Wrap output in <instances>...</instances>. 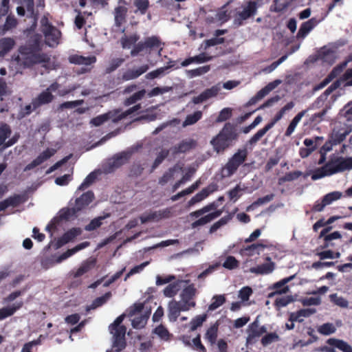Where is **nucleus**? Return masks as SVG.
I'll return each instance as SVG.
<instances>
[{"mask_svg":"<svg viewBox=\"0 0 352 352\" xmlns=\"http://www.w3.org/2000/svg\"><path fill=\"white\" fill-rule=\"evenodd\" d=\"M41 45L42 36L34 34L26 46L20 47L19 54L12 56L10 67H14L16 73H21L22 69L37 63L43 64V66L48 69H54V63L50 62V58L47 54L36 53L41 50Z\"/></svg>","mask_w":352,"mask_h":352,"instance_id":"f257e3e1","label":"nucleus"},{"mask_svg":"<svg viewBox=\"0 0 352 352\" xmlns=\"http://www.w3.org/2000/svg\"><path fill=\"white\" fill-rule=\"evenodd\" d=\"M351 169L352 157H343L332 155L324 166L314 170L311 177L312 180L316 181L324 177Z\"/></svg>","mask_w":352,"mask_h":352,"instance_id":"f03ea898","label":"nucleus"},{"mask_svg":"<svg viewBox=\"0 0 352 352\" xmlns=\"http://www.w3.org/2000/svg\"><path fill=\"white\" fill-rule=\"evenodd\" d=\"M124 314L118 316L113 323L109 326L110 333L112 334V349L106 352H120L126 346L125 333L126 329L121 325Z\"/></svg>","mask_w":352,"mask_h":352,"instance_id":"7ed1b4c3","label":"nucleus"},{"mask_svg":"<svg viewBox=\"0 0 352 352\" xmlns=\"http://www.w3.org/2000/svg\"><path fill=\"white\" fill-rule=\"evenodd\" d=\"M164 43L155 36L147 37L144 41H140L131 51L132 56H136L141 52L151 54L157 52L158 56H161V52L164 47Z\"/></svg>","mask_w":352,"mask_h":352,"instance_id":"20e7f679","label":"nucleus"},{"mask_svg":"<svg viewBox=\"0 0 352 352\" xmlns=\"http://www.w3.org/2000/svg\"><path fill=\"white\" fill-rule=\"evenodd\" d=\"M41 30L45 36V43L50 47H56L60 42L61 33L54 26L52 25L46 16H43L41 21Z\"/></svg>","mask_w":352,"mask_h":352,"instance_id":"39448f33","label":"nucleus"},{"mask_svg":"<svg viewBox=\"0 0 352 352\" xmlns=\"http://www.w3.org/2000/svg\"><path fill=\"white\" fill-rule=\"evenodd\" d=\"M140 109V104H137L124 112L120 113L119 111H109L108 113L98 116L90 121V124L95 126H99L105 122L111 120L113 122L126 118L127 116L134 113Z\"/></svg>","mask_w":352,"mask_h":352,"instance_id":"423d86ee","label":"nucleus"},{"mask_svg":"<svg viewBox=\"0 0 352 352\" xmlns=\"http://www.w3.org/2000/svg\"><path fill=\"white\" fill-rule=\"evenodd\" d=\"M248 157V150L246 148L239 149L228 161L226 164L222 168V176L223 177H230L234 175L238 168L245 161Z\"/></svg>","mask_w":352,"mask_h":352,"instance_id":"0eeeda50","label":"nucleus"},{"mask_svg":"<svg viewBox=\"0 0 352 352\" xmlns=\"http://www.w3.org/2000/svg\"><path fill=\"white\" fill-rule=\"evenodd\" d=\"M236 137V135L232 129L225 126L217 137L211 140L210 143L214 151L220 153L228 148Z\"/></svg>","mask_w":352,"mask_h":352,"instance_id":"6e6552de","label":"nucleus"},{"mask_svg":"<svg viewBox=\"0 0 352 352\" xmlns=\"http://www.w3.org/2000/svg\"><path fill=\"white\" fill-rule=\"evenodd\" d=\"M132 155V151L127 150L116 154L102 166V172L108 174L126 164Z\"/></svg>","mask_w":352,"mask_h":352,"instance_id":"1a4fd4ad","label":"nucleus"},{"mask_svg":"<svg viewBox=\"0 0 352 352\" xmlns=\"http://www.w3.org/2000/svg\"><path fill=\"white\" fill-rule=\"evenodd\" d=\"M144 305L141 302L135 303L133 306L129 309V316L131 319V324L135 329L143 328L148 319L149 314L143 313Z\"/></svg>","mask_w":352,"mask_h":352,"instance_id":"9d476101","label":"nucleus"},{"mask_svg":"<svg viewBox=\"0 0 352 352\" xmlns=\"http://www.w3.org/2000/svg\"><path fill=\"white\" fill-rule=\"evenodd\" d=\"M196 294L197 289L194 284H190L183 288L179 295L180 300L179 302L184 306V309L190 310L195 307L196 302L194 299Z\"/></svg>","mask_w":352,"mask_h":352,"instance_id":"9b49d317","label":"nucleus"},{"mask_svg":"<svg viewBox=\"0 0 352 352\" xmlns=\"http://www.w3.org/2000/svg\"><path fill=\"white\" fill-rule=\"evenodd\" d=\"M257 8V2L248 1L241 6V10L237 12L234 23L239 25H241L243 21L256 14Z\"/></svg>","mask_w":352,"mask_h":352,"instance_id":"f8f14e48","label":"nucleus"},{"mask_svg":"<svg viewBox=\"0 0 352 352\" xmlns=\"http://www.w3.org/2000/svg\"><path fill=\"white\" fill-rule=\"evenodd\" d=\"M170 208L150 211L143 213L140 217V219L142 223H146L147 222H158L163 219L170 217Z\"/></svg>","mask_w":352,"mask_h":352,"instance_id":"ddd939ff","label":"nucleus"},{"mask_svg":"<svg viewBox=\"0 0 352 352\" xmlns=\"http://www.w3.org/2000/svg\"><path fill=\"white\" fill-rule=\"evenodd\" d=\"M94 198V195L91 191H87L83 193L80 197L76 199L75 205L72 209L67 210L68 215L71 214V211H72V214H74L87 207L92 202Z\"/></svg>","mask_w":352,"mask_h":352,"instance_id":"4468645a","label":"nucleus"},{"mask_svg":"<svg viewBox=\"0 0 352 352\" xmlns=\"http://www.w3.org/2000/svg\"><path fill=\"white\" fill-rule=\"evenodd\" d=\"M221 89L220 83H217L210 88L206 89L199 96L194 97L192 101L194 104H199L204 102L212 98L217 96Z\"/></svg>","mask_w":352,"mask_h":352,"instance_id":"2eb2a0df","label":"nucleus"},{"mask_svg":"<svg viewBox=\"0 0 352 352\" xmlns=\"http://www.w3.org/2000/svg\"><path fill=\"white\" fill-rule=\"evenodd\" d=\"M11 133L12 130L8 124L6 123L0 124V146H3L4 148H8L16 142L17 138L15 137H13L6 141V140L11 135Z\"/></svg>","mask_w":352,"mask_h":352,"instance_id":"dca6fc26","label":"nucleus"},{"mask_svg":"<svg viewBox=\"0 0 352 352\" xmlns=\"http://www.w3.org/2000/svg\"><path fill=\"white\" fill-rule=\"evenodd\" d=\"M197 146L196 140L192 138H186L181 141L177 144L170 148V151L173 155L186 153Z\"/></svg>","mask_w":352,"mask_h":352,"instance_id":"f3484780","label":"nucleus"},{"mask_svg":"<svg viewBox=\"0 0 352 352\" xmlns=\"http://www.w3.org/2000/svg\"><path fill=\"white\" fill-rule=\"evenodd\" d=\"M184 306L179 301L172 300L168 305V317L170 322H175L180 315L181 311H187Z\"/></svg>","mask_w":352,"mask_h":352,"instance_id":"a211bd4d","label":"nucleus"},{"mask_svg":"<svg viewBox=\"0 0 352 352\" xmlns=\"http://www.w3.org/2000/svg\"><path fill=\"white\" fill-rule=\"evenodd\" d=\"M266 331L267 329L265 326H259L258 318L257 317L256 319L248 326L247 330V342H252L254 338L260 337Z\"/></svg>","mask_w":352,"mask_h":352,"instance_id":"6ab92c4d","label":"nucleus"},{"mask_svg":"<svg viewBox=\"0 0 352 352\" xmlns=\"http://www.w3.org/2000/svg\"><path fill=\"white\" fill-rule=\"evenodd\" d=\"M295 276L296 275L294 274L274 283L272 288L275 289V291L270 294L269 297L274 296L276 294H287L289 291V287L286 285V284L292 280Z\"/></svg>","mask_w":352,"mask_h":352,"instance_id":"aec40b11","label":"nucleus"},{"mask_svg":"<svg viewBox=\"0 0 352 352\" xmlns=\"http://www.w3.org/2000/svg\"><path fill=\"white\" fill-rule=\"evenodd\" d=\"M321 20L313 17L306 22H304L300 25L299 30L297 33V38L303 39L307 34L316 26Z\"/></svg>","mask_w":352,"mask_h":352,"instance_id":"412c9836","label":"nucleus"},{"mask_svg":"<svg viewBox=\"0 0 352 352\" xmlns=\"http://www.w3.org/2000/svg\"><path fill=\"white\" fill-rule=\"evenodd\" d=\"M336 58V52L327 47L321 48L317 54V58L318 60L329 65H332L335 62Z\"/></svg>","mask_w":352,"mask_h":352,"instance_id":"4be33fe9","label":"nucleus"},{"mask_svg":"<svg viewBox=\"0 0 352 352\" xmlns=\"http://www.w3.org/2000/svg\"><path fill=\"white\" fill-rule=\"evenodd\" d=\"M275 270V263L269 262L250 268L249 272L256 275H267Z\"/></svg>","mask_w":352,"mask_h":352,"instance_id":"5701e85b","label":"nucleus"},{"mask_svg":"<svg viewBox=\"0 0 352 352\" xmlns=\"http://www.w3.org/2000/svg\"><path fill=\"white\" fill-rule=\"evenodd\" d=\"M182 169V165L179 164H175L164 173L162 177L159 179V184L162 186L166 184L174 179L176 174L181 173Z\"/></svg>","mask_w":352,"mask_h":352,"instance_id":"b1692460","label":"nucleus"},{"mask_svg":"<svg viewBox=\"0 0 352 352\" xmlns=\"http://www.w3.org/2000/svg\"><path fill=\"white\" fill-rule=\"evenodd\" d=\"M82 233V230L79 228H73L66 232L57 241L58 247H61L63 245L72 241L76 236Z\"/></svg>","mask_w":352,"mask_h":352,"instance_id":"393cba45","label":"nucleus"},{"mask_svg":"<svg viewBox=\"0 0 352 352\" xmlns=\"http://www.w3.org/2000/svg\"><path fill=\"white\" fill-rule=\"evenodd\" d=\"M216 190L215 185H210L208 187L203 188L199 192L197 193L188 201L189 206H193L196 203L200 202L206 199L210 193Z\"/></svg>","mask_w":352,"mask_h":352,"instance_id":"a878e982","label":"nucleus"},{"mask_svg":"<svg viewBox=\"0 0 352 352\" xmlns=\"http://www.w3.org/2000/svg\"><path fill=\"white\" fill-rule=\"evenodd\" d=\"M221 210H218L214 212H210L204 217H201L200 219H197V221H194L191 224L192 228H196L199 226H204L210 221H212L213 219L219 217L222 214Z\"/></svg>","mask_w":352,"mask_h":352,"instance_id":"bb28decb","label":"nucleus"},{"mask_svg":"<svg viewBox=\"0 0 352 352\" xmlns=\"http://www.w3.org/2000/svg\"><path fill=\"white\" fill-rule=\"evenodd\" d=\"M23 306L22 301H16L12 305L4 307L0 309V321L12 316L18 309Z\"/></svg>","mask_w":352,"mask_h":352,"instance_id":"cd10ccee","label":"nucleus"},{"mask_svg":"<svg viewBox=\"0 0 352 352\" xmlns=\"http://www.w3.org/2000/svg\"><path fill=\"white\" fill-rule=\"evenodd\" d=\"M351 131V128H347L344 130L333 129L330 135V138L336 145L339 144L345 140L346 137L350 133Z\"/></svg>","mask_w":352,"mask_h":352,"instance_id":"c85d7f7f","label":"nucleus"},{"mask_svg":"<svg viewBox=\"0 0 352 352\" xmlns=\"http://www.w3.org/2000/svg\"><path fill=\"white\" fill-rule=\"evenodd\" d=\"M69 60L71 63L88 66L96 63V58L94 56H82L80 55H72L69 56Z\"/></svg>","mask_w":352,"mask_h":352,"instance_id":"c756f323","label":"nucleus"},{"mask_svg":"<svg viewBox=\"0 0 352 352\" xmlns=\"http://www.w3.org/2000/svg\"><path fill=\"white\" fill-rule=\"evenodd\" d=\"M327 342L329 345L334 346L342 352H352V346L342 340L329 338Z\"/></svg>","mask_w":352,"mask_h":352,"instance_id":"7c9ffc66","label":"nucleus"},{"mask_svg":"<svg viewBox=\"0 0 352 352\" xmlns=\"http://www.w3.org/2000/svg\"><path fill=\"white\" fill-rule=\"evenodd\" d=\"M52 98L53 96L50 91L47 90L43 91L32 101L34 109L37 108L40 105L50 102L52 100Z\"/></svg>","mask_w":352,"mask_h":352,"instance_id":"2f4dec72","label":"nucleus"},{"mask_svg":"<svg viewBox=\"0 0 352 352\" xmlns=\"http://www.w3.org/2000/svg\"><path fill=\"white\" fill-rule=\"evenodd\" d=\"M21 6L17 7L16 12L20 16H24L25 10L31 15L34 14V1L33 0H19Z\"/></svg>","mask_w":352,"mask_h":352,"instance_id":"473e14b6","label":"nucleus"},{"mask_svg":"<svg viewBox=\"0 0 352 352\" xmlns=\"http://www.w3.org/2000/svg\"><path fill=\"white\" fill-rule=\"evenodd\" d=\"M140 36L137 34H132L131 35H124L120 39L122 47L124 49H130L137 45Z\"/></svg>","mask_w":352,"mask_h":352,"instance_id":"72a5a7b5","label":"nucleus"},{"mask_svg":"<svg viewBox=\"0 0 352 352\" xmlns=\"http://www.w3.org/2000/svg\"><path fill=\"white\" fill-rule=\"evenodd\" d=\"M15 41L13 38L6 37L0 40V56H3L9 52L14 46Z\"/></svg>","mask_w":352,"mask_h":352,"instance_id":"f704fd0d","label":"nucleus"},{"mask_svg":"<svg viewBox=\"0 0 352 352\" xmlns=\"http://www.w3.org/2000/svg\"><path fill=\"white\" fill-rule=\"evenodd\" d=\"M96 258H89L82 263L80 267L77 270L74 274V277H79L86 272H89L96 265Z\"/></svg>","mask_w":352,"mask_h":352,"instance_id":"c9c22d12","label":"nucleus"},{"mask_svg":"<svg viewBox=\"0 0 352 352\" xmlns=\"http://www.w3.org/2000/svg\"><path fill=\"white\" fill-rule=\"evenodd\" d=\"M340 113L345 119L344 124L346 127L352 129V101L344 107Z\"/></svg>","mask_w":352,"mask_h":352,"instance_id":"e433bc0d","label":"nucleus"},{"mask_svg":"<svg viewBox=\"0 0 352 352\" xmlns=\"http://www.w3.org/2000/svg\"><path fill=\"white\" fill-rule=\"evenodd\" d=\"M210 69V65H204L202 67H199L198 68L194 69H188L186 70V75L188 78H192L197 76H202L207 72H208Z\"/></svg>","mask_w":352,"mask_h":352,"instance_id":"4c0bfd02","label":"nucleus"},{"mask_svg":"<svg viewBox=\"0 0 352 352\" xmlns=\"http://www.w3.org/2000/svg\"><path fill=\"white\" fill-rule=\"evenodd\" d=\"M180 287L179 282L171 283L164 289L163 294L166 297L173 298L177 294Z\"/></svg>","mask_w":352,"mask_h":352,"instance_id":"58836bf2","label":"nucleus"},{"mask_svg":"<svg viewBox=\"0 0 352 352\" xmlns=\"http://www.w3.org/2000/svg\"><path fill=\"white\" fill-rule=\"evenodd\" d=\"M201 118L202 112L201 111H197L192 114H189L184 121L182 126L186 127L188 126L192 125L197 122Z\"/></svg>","mask_w":352,"mask_h":352,"instance_id":"ea45409f","label":"nucleus"},{"mask_svg":"<svg viewBox=\"0 0 352 352\" xmlns=\"http://www.w3.org/2000/svg\"><path fill=\"white\" fill-rule=\"evenodd\" d=\"M126 8L123 6H119L115 9L114 19L117 26H120L125 19Z\"/></svg>","mask_w":352,"mask_h":352,"instance_id":"a19ab883","label":"nucleus"},{"mask_svg":"<svg viewBox=\"0 0 352 352\" xmlns=\"http://www.w3.org/2000/svg\"><path fill=\"white\" fill-rule=\"evenodd\" d=\"M173 67V65H169L168 66L162 67L157 68L155 70H153L146 75V78L147 79H154L157 78L162 77L166 74V72Z\"/></svg>","mask_w":352,"mask_h":352,"instance_id":"79ce46f5","label":"nucleus"},{"mask_svg":"<svg viewBox=\"0 0 352 352\" xmlns=\"http://www.w3.org/2000/svg\"><path fill=\"white\" fill-rule=\"evenodd\" d=\"M347 63V61H345L342 64H341L339 66H337L332 70L329 76L322 81L324 87H326L333 78L339 75L342 72L343 69L346 66Z\"/></svg>","mask_w":352,"mask_h":352,"instance_id":"37998d69","label":"nucleus"},{"mask_svg":"<svg viewBox=\"0 0 352 352\" xmlns=\"http://www.w3.org/2000/svg\"><path fill=\"white\" fill-rule=\"evenodd\" d=\"M347 63V61H345L342 64H341L339 66H337L332 70L329 76L322 81L324 87H326L333 78L339 75L342 72L343 69L346 66Z\"/></svg>","mask_w":352,"mask_h":352,"instance_id":"c03bdc74","label":"nucleus"},{"mask_svg":"<svg viewBox=\"0 0 352 352\" xmlns=\"http://www.w3.org/2000/svg\"><path fill=\"white\" fill-rule=\"evenodd\" d=\"M133 5L136 8L135 12L143 15L146 14L149 7V1L148 0H134Z\"/></svg>","mask_w":352,"mask_h":352,"instance_id":"a18cd8bd","label":"nucleus"},{"mask_svg":"<svg viewBox=\"0 0 352 352\" xmlns=\"http://www.w3.org/2000/svg\"><path fill=\"white\" fill-rule=\"evenodd\" d=\"M153 333L157 336L161 340L164 341H168L170 336V334L169 333L167 329L162 324L156 327L153 329Z\"/></svg>","mask_w":352,"mask_h":352,"instance_id":"49530a36","label":"nucleus"},{"mask_svg":"<svg viewBox=\"0 0 352 352\" xmlns=\"http://www.w3.org/2000/svg\"><path fill=\"white\" fill-rule=\"evenodd\" d=\"M16 23V20L14 16H8L6 18L5 24L3 26H0V35L4 34L6 32L14 28Z\"/></svg>","mask_w":352,"mask_h":352,"instance_id":"de8ad7c7","label":"nucleus"},{"mask_svg":"<svg viewBox=\"0 0 352 352\" xmlns=\"http://www.w3.org/2000/svg\"><path fill=\"white\" fill-rule=\"evenodd\" d=\"M336 331L335 325L332 323L327 322L318 327V332L322 335L329 336Z\"/></svg>","mask_w":352,"mask_h":352,"instance_id":"09e8293b","label":"nucleus"},{"mask_svg":"<svg viewBox=\"0 0 352 352\" xmlns=\"http://www.w3.org/2000/svg\"><path fill=\"white\" fill-rule=\"evenodd\" d=\"M56 152V150L54 148H47L43 153H41L35 160L37 162L38 165L41 164L52 156H53Z\"/></svg>","mask_w":352,"mask_h":352,"instance_id":"8fccbe9b","label":"nucleus"},{"mask_svg":"<svg viewBox=\"0 0 352 352\" xmlns=\"http://www.w3.org/2000/svg\"><path fill=\"white\" fill-rule=\"evenodd\" d=\"M111 297L110 292H107L103 296L96 298L90 306V309H96L106 303Z\"/></svg>","mask_w":352,"mask_h":352,"instance_id":"3c124183","label":"nucleus"},{"mask_svg":"<svg viewBox=\"0 0 352 352\" xmlns=\"http://www.w3.org/2000/svg\"><path fill=\"white\" fill-rule=\"evenodd\" d=\"M272 124H267L264 128L258 130L249 140L250 144H256L270 129Z\"/></svg>","mask_w":352,"mask_h":352,"instance_id":"603ef678","label":"nucleus"},{"mask_svg":"<svg viewBox=\"0 0 352 352\" xmlns=\"http://www.w3.org/2000/svg\"><path fill=\"white\" fill-rule=\"evenodd\" d=\"M146 93V91L145 89H142V90L135 93L131 97H129V98H127L125 100V102H124L125 105L129 106V105L133 104L135 103L136 102L140 100L145 96Z\"/></svg>","mask_w":352,"mask_h":352,"instance_id":"864d4df0","label":"nucleus"},{"mask_svg":"<svg viewBox=\"0 0 352 352\" xmlns=\"http://www.w3.org/2000/svg\"><path fill=\"white\" fill-rule=\"evenodd\" d=\"M294 0H274V11L282 12L286 10Z\"/></svg>","mask_w":352,"mask_h":352,"instance_id":"5fc2aeb1","label":"nucleus"},{"mask_svg":"<svg viewBox=\"0 0 352 352\" xmlns=\"http://www.w3.org/2000/svg\"><path fill=\"white\" fill-rule=\"evenodd\" d=\"M239 261L234 256H228L223 263L222 266L226 269L232 270L236 269L239 267Z\"/></svg>","mask_w":352,"mask_h":352,"instance_id":"6e6d98bb","label":"nucleus"},{"mask_svg":"<svg viewBox=\"0 0 352 352\" xmlns=\"http://www.w3.org/2000/svg\"><path fill=\"white\" fill-rule=\"evenodd\" d=\"M212 302L209 305L208 310L214 311L221 306L226 301L223 295H215L212 298Z\"/></svg>","mask_w":352,"mask_h":352,"instance_id":"4d7b16f0","label":"nucleus"},{"mask_svg":"<svg viewBox=\"0 0 352 352\" xmlns=\"http://www.w3.org/2000/svg\"><path fill=\"white\" fill-rule=\"evenodd\" d=\"M19 203V197H10L0 202V211H3L9 206H15Z\"/></svg>","mask_w":352,"mask_h":352,"instance_id":"13d9d810","label":"nucleus"},{"mask_svg":"<svg viewBox=\"0 0 352 352\" xmlns=\"http://www.w3.org/2000/svg\"><path fill=\"white\" fill-rule=\"evenodd\" d=\"M342 197V193L340 191H333L329 192L323 197L324 201L329 205L335 201L340 199Z\"/></svg>","mask_w":352,"mask_h":352,"instance_id":"bf43d9fd","label":"nucleus"},{"mask_svg":"<svg viewBox=\"0 0 352 352\" xmlns=\"http://www.w3.org/2000/svg\"><path fill=\"white\" fill-rule=\"evenodd\" d=\"M206 319V315H199L192 318L190 322V331H193L197 329V327L202 325L203 322Z\"/></svg>","mask_w":352,"mask_h":352,"instance_id":"052dcab7","label":"nucleus"},{"mask_svg":"<svg viewBox=\"0 0 352 352\" xmlns=\"http://www.w3.org/2000/svg\"><path fill=\"white\" fill-rule=\"evenodd\" d=\"M169 153H170V149H161L160 151L157 153V157L153 162L152 169L153 170L156 168L168 155Z\"/></svg>","mask_w":352,"mask_h":352,"instance_id":"680f3d73","label":"nucleus"},{"mask_svg":"<svg viewBox=\"0 0 352 352\" xmlns=\"http://www.w3.org/2000/svg\"><path fill=\"white\" fill-rule=\"evenodd\" d=\"M97 174L96 172H92L89 174L84 179L83 182L80 185L78 190H82L88 188L96 179Z\"/></svg>","mask_w":352,"mask_h":352,"instance_id":"e2e57ef3","label":"nucleus"},{"mask_svg":"<svg viewBox=\"0 0 352 352\" xmlns=\"http://www.w3.org/2000/svg\"><path fill=\"white\" fill-rule=\"evenodd\" d=\"M302 175V172L300 170H296L287 173L285 176L279 179V183L292 182L297 179Z\"/></svg>","mask_w":352,"mask_h":352,"instance_id":"0e129e2a","label":"nucleus"},{"mask_svg":"<svg viewBox=\"0 0 352 352\" xmlns=\"http://www.w3.org/2000/svg\"><path fill=\"white\" fill-rule=\"evenodd\" d=\"M279 340V336L276 333H270L263 337L261 343L263 346H267L274 342Z\"/></svg>","mask_w":352,"mask_h":352,"instance_id":"69168bd1","label":"nucleus"},{"mask_svg":"<svg viewBox=\"0 0 352 352\" xmlns=\"http://www.w3.org/2000/svg\"><path fill=\"white\" fill-rule=\"evenodd\" d=\"M294 300L292 296H283L277 298L275 300V305L278 307H286Z\"/></svg>","mask_w":352,"mask_h":352,"instance_id":"338daca9","label":"nucleus"},{"mask_svg":"<svg viewBox=\"0 0 352 352\" xmlns=\"http://www.w3.org/2000/svg\"><path fill=\"white\" fill-rule=\"evenodd\" d=\"M243 189L241 188L240 185H236L233 189L228 192V196L231 201L235 202L241 197V192Z\"/></svg>","mask_w":352,"mask_h":352,"instance_id":"774afa93","label":"nucleus"}]
</instances>
